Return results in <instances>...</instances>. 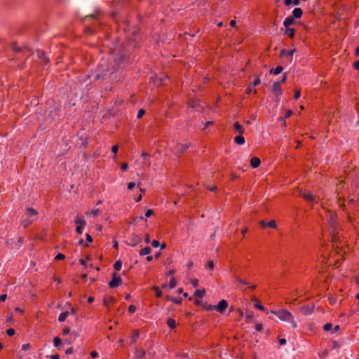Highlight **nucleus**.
Here are the masks:
<instances>
[{"label": "nucleus", "mask_w": 359, "mask_h": 359, "mask_svg": "<svg viewBox=\"0 0 359 359\" xmlns=\"http://www.w3.org/2000/svg\"><path fill=\"white\" fill-rule=\"evenodd\" d=\"M327 220L330 229L331 241L332 243H335L339 238L337 214L335 212H329Z\"/></svg>", "instance_id": "obj_1"}, {"label": "nucleus", "mask_w": 359, "mask_h": 359, "mask_svg": "<svg viewBox=\"0 0 359 359\" xmlns=\"http://www.w3.org/2000/svg\"><path fill=\"white\" fill-rule=\"evenodd\" d=\"M38 216V212L36 210L32 208H27L25 213L22 216L20 220V224L24 227H27L36 219Z\"/></svg>", "instance_id": "obj_2"}, {"label": "nucleus", "mask_w": 359, "mask_h": 359, "mask_svg": "<svg viewBox=\"0 0 359 359\" xmlns=\"http://www.w3.org/2000/svg\"><path fill=\"white\" fill-rule=\"evenodd\" d=\"M271 313L276 315L280 320L289 322L292 324V327H297V323L294 320L292 313L286 309H280L278 311H271Z\"/></svg>", "instance_id": "obj_3"}, {"label": "nucleus", "mask_w": 359, "mask_h": 359, "mask_svg": "<svg viewBox=\"0 0 359 359\" xmlns=\"http://www.w3.org/2000/svg\"><path fill=\"white\" fill-rule=\"evenodd\" d=\"M299 194L300 196L304 198L308 202L315 203H318L316 196L310 191H306V190H300L299 191Z\"/></svg>", "instance_id": "obj_4"}, {"label": "nucleus", "mask_w": 359, "mask_h": 359, "mask_svg": "<svg viewBox=\"0 0 359 359\" xmlns=\"http://www.w3.org/2000/svg\"><path fill=\"white\" fill-rule=\"evenodd\" d=\"M122 284V279L120 276L117 275L116 272H114L112 275V279L109 283V286L110 288H116L120 285Z\"/></svg>", "instance_id": "obj_5"}, {"label": "nucleus", "mask_w": 359, "mask_h": 359, "mask_svg": "<svg viewBox=\"0 0 359 359\" xmlns=\"http://www.w3.org/2000/svg\"><path fill=\"white\" fill-rule=\"evenodd\" d=\"M142 242V238L140 236L133 233L128 240V244L131 246H136Z\"/></svg>", "instance_id": "obj_6"}, {"label": "nucleus", "mask_w": 359, "mask_h": 359, "mask_svg": "<svg viewBox=\"0 0 359 359\" xmlns=\"http://www.w3.org/2000/svg\"><path fill=\"white\" fill-rule=\"evenodd\" d=\"M189 147H190L189 143V144L177 143L173 148V151L175 153V154L180 155V154L184 153V151H186L187 149Z\"/></svg>", "instance_id": "obj_7"}, {"label": "nucleus", "mask_w": 359, "mask_h": 359, "mask_svg": "<svg viewBox=\"0 0 359 359\" xmlns=\"http://www.w3.org/2000/svg\"><path fill=\"white\" fill-rule=\"evenodd\" d=\"M131 33H132L133 36L130 37L128 34L127 37L129 39V40L133 41L135 42L133 47L135 48L136 43L137 42L139 37H140L139 29L137 27H133Z\"/></svg>", "instance_id": "obj_8"}, {"label": "nucleus", "mask_w": 359, "mask_h": 359, "mask_svg": "<svg viewBox=\"0 0 359 359\" xmlns=\"http://www.w3.org/2000/svg\"><path fill=\"white\" fill-rule=\"evenodd\" d=\"M228 307V302L225 299L219 302L217 305H214V309L219 313H223L224 311Z\"/></svg>", "instance_id": "obj_9"}, {"label": "nucleus", "mask_w": 359, "mask_h": 359, "mask_svg": "<svg viewBox=\"0 0 359 359\" xmlns=\"http://www.w3.org/2000/svg\"><path fill=\"white\" fill-rule=\"evenodd\" d=\"M272 91L276 95L277 97L281 95L283 93L281 84L278 82H274L272 85Z\"/></svg>", "instance_id": "obj_10"}, {"label": "nucleus", "mask_w": 359, "mask_h": 359, "mask_svg": "<svg viewBox=\"0 0 359 359\" xmlns=\"http://www.w3.org/2000/svg\"><path fill=\"white\" fill-rule=\"evenodd\" d=\"M233 130L234 133H237L239 135H243L245 133V129L238 122H236L233 125Z\"/></svg>", "instance_id": "obj_11"}, {"label": "nucleus", "mask_w": 359, "mask_h": 359, "mask_svg": "<svg viewBox=\"0 0 359 359\" xmlns=\"http://www.w3.org/2000/svg\"><path fill=\"white\" fill-rule=\"evenodd\" d=\"M260 225L262 228L269 227L271 229H276V224L274 220H271L268 222H266L265 221H262L260 222Z\"/></svg>", "instance_id": "obj_12"}, {"label": "nucleus", "mask_w": 359, "mask_h": 359, "mask_svg": "<svg viewBox=\"0 0 359 359\" xmlns=\"http://www.w3.org/2000/svg\"><path fill=\"white\" fill-rule=\"evenodd\" d=\"M109 71V67H107L105 69L102 70L100 73H96L94 76V79L96 81L103 79L104 76L107 75V72Z\"/></svg>", "instance_id": "obj_13"}, {"label": "nucleus", "mask_w": 359, "mask_h": 359, "mask_svg": "<svg viewBox=\"0 0 359 359\" xmlns=\"http://www.w3.org/2000/svg\"><path fill=\"white\" fill-rule=\"evenodd\" d=\"M74 222L78 224V226H85L86 225V222L83 216H76Z\"/></svg>", "instance_id": "obj_14"}, {"label": "nucleus", "mask_w": 359, "mask_h": 359, "mask_svg": "<svg viewBox=\"0 0 359 359\" xmlns=\"http://www.w3.org/2000/svg\"><path fill=\"white\" fill-rule=\"evenodd\" d=\"M294 23V18L293 16H288L286 18L283 22V25L285 28L290 27V25Z\"/></svg>", "instance_id": "obj_15"}, {"label": "nucleus", "mask_w": 359, "mask_h": 359, "mask_svg": "<svg viewBox=\"0 0 359 359\" xmlns=\"http://www.w3.org/2000/svg\"><path fill=\"white\" fill-rule=\"evenodd\" d=\"M261 164V161L259 158L257 157H252L251 159H250V165L253 168H256L257 167H259Z\"/></svg>", "instance_id": "obj_16"}, {"label": "nucleus", "mask_w": 359, "mask_h": 359, "mask_svg": "<svg viewBox=\"0 0 359 359\" xmlns=\"http://www.w3.org/2000/svg\"><path fill=\"white\" fill-rule=\"evenodd\" d=\"M303 14V11L300 8H295L292 11L294 18H300Z\"/></svg>", "instance_id": "obj_17"}, {"label": "nucleus", "mask_w": 359, "mask_h": 359, "mask_svg": "<svg viewBox=\"0 0 359 359\" xmlns=\"http://www.w3.org/2000/svg\"><path fill=\"white\" fill-rule=\"evenodd\" d=\"M294 51H295V49H292V50L283 49L280 51V56H290V57H292Z\"/></svg>", "instance_id": "obj_18"}, {"label": "nucleus", "mask_w": 359, "mask_h": 359, "mask_svg": "<svg viewBox=\"0 0 359 359\" xmlns=\"http://www.w3.org/2000/svg\"><path fill=\"white\" fill-rule=\"evenodd\" d=\"M151 251V249L150 247L149 246H147V247H144V248L141 249L140 250V256H144V255H149Z\"/></svg>", "instance_id": "obj_19"}, {"label": "nucleus", "mask_w": 359, "mask_h": 359, "mask_svg": "<svg viewBox=\"0 0 359 359\" xmlns=\"http://www.w3.org/2000/svg\"><path fill=\"white\" fill-rule=\"evenodd\" d=\"M234 142L239 144V145H241V144H243L245 143V138L243 136H242V135H237L234 138Z\"/></svg>", "instance_id": "obj_20"}, {"label": "nucleus", "mask_w": 359, "mask_h": 359, "mask_svg": "<svg viewBox=\"0 0 359 359\" xmlns=\"http://www.w3.org/2000/svg\"><path fill=\"white\" fill-rule=\"evenodd\" d=\"M295 31L294 29L287 27L285 28V34L292 39L294 36Z\"/></svg>", "instance_id": "obj_21"}, {"label": "nucleus", "mask_w": 359, "mask_h": 359, "mask_svg": "<svg viewBox=\"0 0 359 359\" xmlns=\"http://www.w3.org/2000/svg\"><path fill=\"white\" fill-rule=\"evenodd\" d=\"M115 302V299L112 297H107L104 299V304L109 307L110 304H114Z\"/></svg>", "instance_id": "obj_22"}, {"label": "nucleus", "mask_w": 359, "mask_h": 359, "mask_svg": "<svg viewBox=\"0 0 359 359\" xmlns=\"http://www.w3.org/2000/svg\"><path fill=\"white\" fill-rule=\"evenodd\" d=\"M145 351L143 349L137 348L135 351V356L137 358H142L144 356Z\"/></svg>", "instance_id": "obj_23"}, {"label": "nucleus", "mask_w": 359, "mask_h": 359, "mask_svg": "<svg viewBox=\"0 0 359 359\" xmlns=\"http://www.w3.org/2000/svg\"><path fill=\"white\" fill-rule=\"evenodd\" d=\"M139 335H140L139 331L137 330H135L133 331L132 336L130 337L131 342L135 343L137 341V338L139 337Z\"/></svg>", "instance_id": "obj_24"}, {"label": "nucleus", "mask_w": 359, "mask_h": 359, "mask_svg": "<svg viewBox=\"0 0 359 359\" xmlns=\"http://www.w3.org/2000/svg\"><path fill=\"white\" fill-rule=\"evenodd\" d=\"M255 301V304H254V306L255 308L259 309V310H261V311H265V307L262 305L257 300L255 297L253 298V299Z\"/></svg>", "instance_id": "obj_25"}, {"label": "nucleus", "mask_w": 359, "mask_h": 359, "mask_svg": "<svg viewBox=\"0 0 359 359\" xmlns=\"http://www.w3.org/2000/svg\"><path fill=\"white\" fill-rule=\"evenodd\" d=\"M68 316H69L68 311H65V312L61 313L58 317V321L59 322L65 321V320L68 317Z\"/></svg>", "instance_id": "obj_26"}, {"label": "nucleus", "mask_w": 359, "mask_h": 359, "mask_svg": "<svg viewBox=\"0 0 359 359\" xmlns=\"http://www.w3.org/2000/svg\"><path fill=\"white\" fill-rule=\"evenodd\" d=\"M62 344V340L59 337H55L53 339V345L55 347L58 348L60 349V345Z\"/></svg>", "instance_id": "obj_27"}, {"label": "nucleus", "mask_w": 359, "mask_h": 359, "mask_svg": "<svg viewBox=\"0 0 359 359\" xmlns=\"http://www.w3.org/2000/svg\"><path fill=\"white\" fill-rule=\"evenodd\" d=\"M283 68L282 66H278L275 69H271L270 70L271 74H273L275 75L279 74L283 71Z\"/></svg>", "instance_id": "obj_28"}, {"label": "nucleus", "mask_w": 359, "mask_h": 359, "mask_svg": "<svg viewBox=\"0 0 359 359\" xmlns=\"http://www.w3.org/2000/svg\"><path fill=\"white\" fill-rule=\"evenodd\" d=\"M167 325L170 329H175L176 327V322L172 318H168L167 320Z\"/></svg>", "instance_id": "obj_29"}, {"label": "nucleus", "mask_w": 359, "mask_h": 359, "mask_svg": "<svg viewBox=\"0 0 359 359\" xmlns=\"http://www.w3.org/2000/svg\"><path fill=\"white\" fill-rule=\"evenodd\" d=\"M205 290H196L194 292V296L198 298H202L205 295Z\"/></svg>", "instance_id": "obj_30"}, {"label": "nucleus", "mask_w": 359, "mask_h": 359, "mask_svg": "<svg viewBox=\"0 0 359 359\" xmlns=\"http://www.w3.org/2000/svg\"><path fill=\"white\" fill-rule=\"evenodd\" d=\"M37 55L39 58L43 59L45 60L46 64L48 62V59L46 58L45 53L43 50H38L37 51Z\"/></svg>", "instance_id": "obj_31"}, {"label": "nucleus", "mask_w": 359, "mask_h": 359, "mask_svg": "<svg viewBox=\"0 0 359 359\" xmlns=\"http://www.w3.org/2000/svg\"><path fill=\"white\" fill-rule=\"evenodd\" d=\"M152 290L155 291L156 296L157 297H161L162 296V292L158 286H153Z\"/></svg>", "instance_id": "obj_32"}, {"label": "nucleus", "mask_w": 359, "mask_h": 359, "mask_svg": "<svg viewBox=\"0 0 359 359\" xmlns=\"http://www.w3.org/2000/svg\"><path fill=\"white\" fill-rule=\"evenodd\" d=\"M122 266V262L120 260L116 261L114 264L116 271H120Z\"/></svg>", "instance_id": "obj_33"}, {"label": "nucleus", "mask_w": 359, "mask_h": 359, "mask_svg": "<svg viewBox=\"0 0 359 359\" xmlns=\"http://www.w3.org/2000/svg\"><path fill=\"white\" fill-rule=\"evenodd\" d=\"M176 284H177V281H176L175 278H174V277L172 278L170 280V282H169V287H170V288L172 289V288L175 287Z\"/></svg>", "instance_id": "obj_34"}, {"label": "nucleus", "mask_w": 359, "mask_h": 359, "mask_svg": "<svg viewBox=\"0 0 359 359\" xmlns=\"http://www.w3.org/2000/svg\"><path fill=\"white\" fill-rule=\"evenodd\" d=\"M332 325L331 323H327L325 324L323 326V330L325 332H329V331L332 330Z\"/></svg>", "instance_id": "obj_35"}, {"label": "nucleus", "mask_w": 359, "mask_h": 359, "mask_svg": "<svg viewBox=\"0 0 359 359\" xmlns=\"http://www.w3.org/2000/svg\"><path fill=\"white\" fill-rule=\"evenodd\" d=\"M252 318H253V313L251 311L246 315L245 322L248 323H250Z\"/></svg>", "instance_id": "obj_36"}, {"label": "nucleus", "mask_w": 359, "mask_h": 359, "mask_svg": "<svg viewBox=\"0 0 359 359\" xmlns=\"http://www.w3.org/2000/svg\"><path fill=\"white\" fill-rule=\"evenodd\" d=\"M206 268L209 271H212L214 269V262L213 261H209L207 263Z\"/></svg>", "instance_id": "obj_37"}, {"label": "nucleus", "mask_w": 359, "mask_h": 359, "mask_svg": "<svg viewBox=\"0 0 359 359\" xmlns=\"http://www.w3.org/2000/svg\"><path fill=\"white\" fill-rule=\"evenodd\" d=\"M65 259V255H63V254H62V253H58V254L55 256V260H57V261H59V260H63V259Z\"/></svg>", "instance_id": "obj_38"}, {"label": "nucleus", "mask_w": 359, "mask_h": 359, "mask_svg": "<svg viewBox=\"0 0 359 359\" xmlns=\"http://www.w3.org/2000/svg\"><path fill=\"white\" fill-rule=\"evenodd\" d=\"M12 49L15 53H20L21 51V48L18 46L15 43L13 44Z\"/></svg>", "instance_id": "obj_39"}, {"label": "nucleus", "mask_w": 359, "mask_h": 359, "mask_svg": "<svg viewBox=\"0 0 359 359\" xmlns=\"http://www.w3.org/2000/svg\"><path fill=\"white\" fill-rule=\"evenodd\" d=\"M260 83H261V81H260L259 77V76H257V77L255 79L254 81L252 82V86H253V87H255V86H257L259 85V84H260Z\"/></svg>", "instance_id": "obj_40"}, {"label": "nucleus", "mask_w": 359, "mask_h": 359, "mask_svg": "<svg viewBox=\"0 0 359 359\" xmlns=\"http://www.w3.org/2000/svg\"><path fill=\"white\" fill-rule=\"evenodd\" d=\"M170 300L176 304H180L182 301V299H176V298H173V297L170 298Z\"/></svg>", "instance_id": "obj_41"}, {"label": "nucleus", "mask_w": 359, "mask_h": 359, "mask_svg": "<svg viewBox=\"0 0 359 359\" xmlns=\"http://www.w3.org/2000/svg\"><path fill=\"white\" fill-rule=\"evenodd\" d=\"M236 280L239 282L240 283H242L243 285H249V283L246 282L245 280H243L242 278H241L240 277L238 276H236L235 277Z\"/></svg>", "instance_id": "obj_42"}, {"label": "nucleus", "mask_w": 359, "mask_h": 359, "mask_svg": "<svg viewBox=\"0 0 359 359\" xmlns=\"http://www.w3.org/2000/svg\"><path fill=\"white\" fill-rule=\"evenodd\" d=\"M145 114V111L143 109H140L139 111H138V113H137V118H141Z\"/></svg>", "instance_id": "obj_43"}, {"label": "nucleus", "mask_w": 359, "mask_h": 359, "mask_svg": "<svg viewBox=\"0 0 359 359\" xmlns=\"http://www.w3.org/2000/svg\"><path fill=\"white\" fill-rule=\"evenodd\" d=\"M15 330L13 328H9L6 330V333L9 337H12L15 334Z\"/></svg>", "instance_id": "obj_44"}, {"label": "nucleus", "mask_w": 359, "mask_h": 359, "mask_svg": "<svg viewBox=\"0 0 359 359\" xmlns=\"http://www.w3.org/2000/svg\"><path fill=\"white\" fill-rule=\"evenodd\" d=\"M203 307L205 308L207 311H212L214 309V306L211 304L208 305L207 304H204Z\"/></svg>", "instance_id": "obj_45"}, {"label": "nucleus", "mask_w": 359, "mask_h": 359, "mask_svg": "<svg viewBox=\"0 0 359 359\" xmlns=\"http://www.w3.org/2000/svg\"><path fill=\"white\" fill-rule=\"evenodd\" d=\"M92 242H93V238L89 234H86V243L85 244V246L86 247L88 246V243H92Z\"/></svg>", "instance_id": "obj_46"}, {"label": "nucleus", "mask_w": 359, "mask_h": 359, "mask_svg": "<svg viewBox=\"0 0 359 359\" xmlns=\"http://www.w3.org/2000/svg\"><path fill=\"white\" fill-rule=\"evenodd\" d=\"M256 94L257 93V90L254 89L252 90V87L251 86H249L246 90H245V93L249 95L251 92H252Z\"/></svg>", "instance_id": "obj_47"}, {"label": "nucleus", "mask_w": 359, "mask_h": 359, "mask_svg": "<svg viewBox=\"0 0 359 359\" xmlns=\"http://www.w3.org/2000/svg\"><path fill=\"white\" fill-rule=\"evenodd\" d=\"M255 327L257 332H261L263 330V326L261 323H257Z\"/></svg>", "instance_id": "obj_48"}, {"label": "nucleus", "mask_w": 359, "mask_h": 359, "mask_svg": "<svg viewBox=\"0 0 359 359\" xmlns=\"http://www.w3.org/2000/svg\"><path fill=\"white\" fill-rule=\"evenodd\" d=\"M135 311H136V306H134V305H130V306H128V312H129L130 313H135Z\"/></svg>", "instance_id": "obj_49"}, {"label": "nucleus", "mask_w": 359, "mask_h": 359, "mask_svg": "<svg viewBox=\"0 0 359 359\" xmlns=\"http://www.w3.org/2000/svg\"><path fill=\"white\" fill-rule=\"evenodd\" d=\"M198 280L196 279V278H194V279H192L191 280V283L192 284V285L194 287H197L198 286Z\"/></svg>", "instance_id": "obj_50"}, {"label": "nucleus", "mask_w": 359, "mask_h": 359, "mask_svg": "<svg viewBox=\"0 0 359 359\" xmlns=\"http://www.w3.org/2000/svg\"><path fill=\"white\" fill-rule=\"evenodd\" d=\"M300 95H301V91H300V90H294V98L295 100L299 99V97H300Z\"/></svg>", "instance_id": "obj_51"}, {"label": "nucleus", "mask_w": 359, "mask_h": 359, "mask_svg": "<svg viewBox=\"0 0 359 359\" xmlns=\"http://www.w3.org/2000/svg\"><path fill=\"white\" fill-rule=\"evenodd\" d=\"M287 78V74L285 73V74H283L280 81H279L278 82L280 83V84H282V83H285L286 81Z\"/></svg>", "instance_id": "obj_52"}, {"label": "nucleus", "mask_w": 359, "mask_h": 359, "mask_svg": "<svg viewBox=\"0 0 359 359\" xmlns=\"http://www.w3.org/2000/svg\"><path fill=\"white\" fill-rule=\"evenodd\" d=\"M70 332V328L69 327H65L62 330V334L67 335Z\"/></svg>", "instance_id": "obj_53"}, {"label": "nucleus", "mask_w": 359, "mask_h": 359, "mask_svg": "<svg viewBox=\"0 0 359 359\" xmlns=\"http://www.w3.org/2000/svg\"><path fill=\"white\" fill-rule=\"evenodd\" d=\"M152 215H154V211L151 209L147 210L145 212L146 217H149Z\"/></svg>", "instance_id": "obj_54"}, {"label": "nucleus", "mask_w": 359, "mask_h": 359, "mask_svg": "<svg viewBox=\"0 0 359 359\" xmlns=\"http://www.w3.org/2000/svg\"><path fill=\"white\" fill-rule=\"evenodd\" d=\"M118 150V145H114V146H112V147H111V151L115 154L114 158L116 157V153H117Z\"/></svg>", "instance_id": "obj_55"}, {"label": "nucleus", "mask_w": 359, "mask_h": 359, "mask_svg": "<svg viewBox=\"0 0 359 359\" xmlns=\"http://www.w3.org/2000/svg\"><path fill=\"white\" fill-rule=\"evenodd\" d=\"M85 226H77L76 228V231L77 233L79 234H81L82 233V230L84 228Z\"/></svg>", "instance_id": "obj_56"}, {"label": "nucleus", "mask_w": 359, "mask_h": 359, "mask_svg": "<svg viewBox=\"0 0 359 359\" xmlns=\"http://www.w3.org/2000/svg\"><path fill=\"white\" fill-rule=\"evenodd\" d=\"M151 245L154 247V248H157L160 245V243L157 240H154L152 242H151Z\"/></svg>", "instance_id": "obj_57"}, {"label": "nucleus", "mask_w": 359, "mask_h": 359, "mask_svg": "<svg viewBox=\"0 0 359 359\" xmlns=\"http://www.w3.org/2000/svg\"><path fill=\"white\" fill-rule=\"evenodd\" d=\"M238 177H239V176L237 174L234 173V172H232L231 174V180L232 181H234V180L238 179Z\"/></svg>", "instance_id": "obj_58"}, {"label": "nucleus", "mask_w": 359, "mask_h": 359, "mask_svg": "<svg viewBox=\"0 0 359 359\" xmlns=\"http://www.w3.org/2000/svg\"><path fill=\"white\" fill-rule=\"evenodd\" d=\"M30 344H25L22 346V350L23 351H27L30 348Z\"/></svg>", "instance_id": "obj_59"}, {"label": "nucleus", "mask_w": 359, "mask_h": 359, "mask_svg": "<svg viewBox=\"0 0 359 359\" xmlns=\"http://www.w3.org/2000/svg\"><path fill=\"white\" fill-rule=\"evenodd\" d=\"M194 304L196 306H201L202 305V302L198 299H195L194 300Z\"/></svg>", "instance_id": "obj_60"}, {"label": "nucleus", "mask_w": 359, "mask_h": 359, "mask_svg": "<svg viewBox=\"0 0 359 359\" xmlns=\"http://www.w3.org/2000/svg\"><path fill=\"white\" fill-rule=\"evenodd\" d=\"M121 168V170L123 171L127 170V169H128V163H122Z\"/></svg>", "instance_id": "obj_61"}, {"label": "nucleus", "mask_w": 359, "mask_h": 359, "mask_svg": "<svg viewBox=\"0 0 359 359\" xmlns=\"http://www.w3.org/2000/svg\"><path fill=\"white\" fill-rule=\"evenodd\" d=\"M135 187V182H129L128 184V189H130V190L133 189Z\"/></svg>", "instance_id": "obj_62"}, {"label": "nucleus", "mask_w": 359, "mask_h": 359, "mask_svg": "<svg viewBox=\"0 0 359 359\" xmlns=\"http://www.w3.org/2000/svg\"><path fill=\"white\" fill-rule=\"evenodd\" d=\"M90 356L93 358H95L98 356V353L95 351H93L90 353Z\"/></svg>", "instance_id": "obj_63"}, {"label": "nucleus", "mask_w": 359, "mask_h": 359, "mask_svg": "<svg viewBox=\"0 0 359 359\" xmlns=\"http://www.w3.org/2000/svg\"><path fill=\"white\" fill-rule=\"evenodd\" d=\"M353 66L354 69H359V60L355 61Z\"/></svg>", "instance_id": "obj_64"}]
</instances>
